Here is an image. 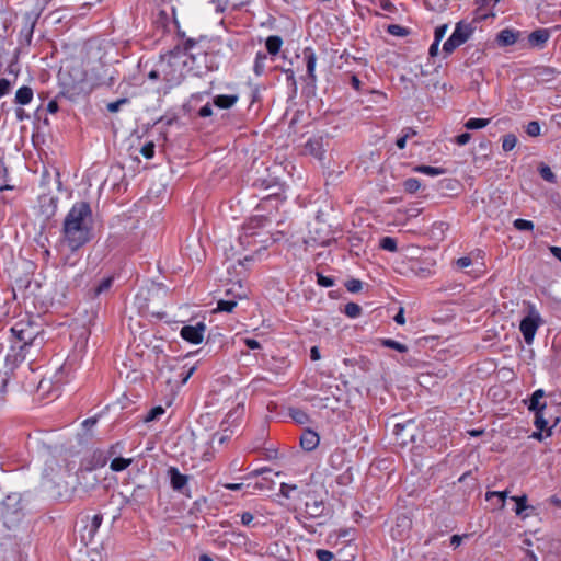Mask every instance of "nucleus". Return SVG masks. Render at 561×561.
Listing matches in <instances>:
<instances>
[{
    "instance_id": "obj_1",
    "label": "nucleus",
    "mask_w": 561,
    "mask_h": 561,
    "mask_svg": "<svg viewBox=\"0 0 561 561\" xmlns=\"http://www.w3.org/2000/svg\"><path fill=\"white\" fill-rule=\"evenodd\" d=\"M209 44L208 41L187 38L182 49L175 47L160 57V72H162L165 89L179 87L188 71L201 75L215 69Z\"/></svg>"
},
{
    "instance_id": "obj_2",
    "label": "nucleus",
    "mask_w": 561,
    "mask_h": 561,
    "mask_svg": "<svg viewBox=\"0 0 561 561\" xmlns=\"http://www.w3.org/2000/svg\"><path fill=\"white\" fill-rule=\"evenodd\" d=\"M92 211L87 202H77L67 214L62 233L68 247L75 251L91 239Z\"/></svg>"
},
{
    "instance_id": "obj_3",
    "label": "nucleus",
    "mask_w": 561,
    "mask_h": 561,
    "mask_svg": "<svg viewBox=\"0 0 561 561\" xmlns=\"http://www.w3.org/2000/svg\"><path fill=\"white\" fill-rule=\"evenodd\" d=\"M59 80L61 85L59 95L72 102L88 98L94 90V84L88 80L85 71L79 67L70 71H61Z\"/></svg>"
},
{
    "instance_id": "obj_4",
    "label": "nucleus",
    "mask_w": 561,
    "mask_h": 561,
    "mask_svg": "<svg viewBox=\"0 0 561 561\" xmlns=\"http://www.w3.org/2000/svg\"><path fill=\"white\" fill-rule=\"evenodd\" d=\"M11 333L16 339L14 345H12V350L19 348V352L14 355V360H23L26 357V348L36 344L41 345L43 342V337L38 340V330L36 327H33L31 323H25L20 321L15 323L14 327L11 328Z\"/></svg>"
},
{
    "instance_id": "obj_5",
    "label": "nucleus",
    "mask_w": 561,
    "mask_h": 561,
    "mask_svg": "<svg viewBox=\"0 0 561 561\" xmlns=\"http://www.w3.org/2000/svg\"><path fill=\"white\" fill-rule=\"evenodd\" d=\"M272 224V218L255 215L249 218V220L243 225V237L242 238H255V237H265L261 238V243H266L271 238L274 242L279 240V236L283 234L282 231H277L273 233L270 230L264 231Z\"/></svg>"
},
{
    "instance_id": "obj_6",
    "label": "nucleus",
    "mask_w": 561,
    "mask_h": 561,
    "mask_svg": "<svg viewBox=\"0 0 561 561\" xmlns=\"http://www.w3.org/2000/svg\"><path fill=\"white\" fill-rule=\"evenodd\" d=\"M458 268L462 270V275H458V279L466 276L479 277L484 273V263L482 262V257H480V253H477L474 256L458 259Z\"/></svg>"
},
{
    "instance_id": "obj_7",
    "label": "nucleus",
    "mask_w": 561,
    "mask_h": 561,
    "mask_svg": "<svg viewBox=\"0 0 561 561\" xmlns=\"http://www.w3.org/2000/svg\"><path fill=\"white\" fill-rule=\"evenodd\" d=\"M541 323V318L539 313L531 309L529 311V314L526 316L519 324V330L523 333L525 342L530 345L534 341L535 334L537 332V329L539 328Z\"/></svg>"
},
{
    "instance_id": "obj_8",
    "label": "nucleus",
    "mask_w": 561,
    "mask_h": 561,
    "mask_svg": "<svg viewBox=\"0 0 561 561\" xmlns=\"http://www.w3.org/2000/svg\"><path fill=\"white\" fill-rule=\"evenodd\" d=\"M21 497L19 494L8 495L0 504V516L5 520H12L11 516H19L21 512Z\"/></svg>"
},
{
    "instance_id": "obj_9",
    "label": "nucleus",
    "mask_w": 561,
    "mask_h": 561,
    "mask_svg": "<svg viewBox=\"0 0 561 561\" xmlns=\"http://www.w3.org/2000/svg\"><path fill=\"white\" fill-rule=\"evenodd\" d=\"M206 325L204 322H197L194 325H184L181 329L180 335L186 342L192 344H199L203 342Z\"/></svg>"
},
{
    "instance_id": "obj_10",
    "label": "nucleus",
    "mask_w": 561,
    "mask_h": 561,
    "mask_svg": "<svg viewBox=\"0 0 561 561\" xmlns=\"http://www.w3.org/2000/svg\"><path fill=\"white\" fill-rule=\"evenodd\" d=\"M168 476L174 491L190 496L187 489L188 476L181 473L175 467H170L168 469Z\"/></svg>"
},
{
    "instance_id": "obj_11",
    "label": "nucleus",
    "mask_w": 561,
    "mask_h": 561,
    "mask_svg": "<svg viewBox=\"0 0 561 561\" xmlns=\"http://www.w3.org/2000/svg\"><path fill=\"white\" fill-rule=\"evenodd\" d=\"M530 75L537 83L545 84L552 82L557 78L558 70L550 66H537L530 70Z\"/></svg>"
},
{
    "instance_id": "obj_12",
    "label": "nucleus",
    "mask_w": 561,
    "mask_h": 561,
    "mask_svg": "<svg viewBox=\"0 0 561 561\" xmlns=\"http://www.w3.org/2000/svg\"><path fill=\"white\" fill-rule=\"evenodd\" d=\"M304 59L307 68V79L310 84L314 85L317 82L316 75V66H317V55L311 47H305L302 50Z\"/></svg>"
},
{
    "instance_id": "obj_13",
    "label": "nucleus",
    "mask_w": 561,
    "mask_h": 561,
    "mask_svg": "<svg viewBox=\"0 0 561 561\" xmlns=\"http://www.w3.org/2000/svg\"><path fill=\"white\" fill-rule=\"evenodd\" d=\"M499 1L500 0H474V19L485 20L488 18H494L495 13L492 9Z\"/></svg>"
},
{
    "instance_id": "obj_14",
    "label": "nucleus",
    "mask_w": 561,
    "mask_h": 561,
    "mask_svg": "<svg viewBox=\"0 0 561 561\" xmlns=\"http://www.w3.org/2000/svg\"><path fill=\"white\" fill-rule=\"evenodd\" d=\"M58 198L50 195H42L39 197V213L45 220L50 219L57 210Z\"/></svg>"
},
{
    "instance_id": "obj_15",
    "label": "nucleus",
    "mask_w": 561,
    "mask_h": 561,
    "mask_svg": "<svg viewBox=\"0 0 561 561\" xmlns=\"http://www.w3.org/2000/svg\"><path fill=\"white\" fill-rule=\"evenodd\" d=\"M78 482H79V485L84 491L88 492V491L93 490L98 485L99 479L93 473V469L92 468H87V469L79 470V472H78Z\"/></svg>"
},
{
    "instance_id": "obj_16",
    "label": "nucleus",
    "mask_w": 561,
    "mask_h": 561,
    "mask_svg": "<svg viewBox=\"0 0 561 561\" xmlns=\"http://www.w3.org/2000/svg\"><path fill=\"white\" fill-rule=\"evenodd\" d=\"M550 31L548 28H538L528 35V43L533 48H543L550 38Z\"/></svg>"
},
{
    "instance_id": "obj_17",
    "label": "nucleus",
    "mask_w": 561,
    "mask_h": 561,
    "mask_svg": "<svg viewBox=\"0 0 561 561\" xmlns=\"http://www.w3.org/2000/svg\"><path fill=\"white\" fill-rule=\"evenodd\" d=\"M102 522H103V515L101 513L95 514L91 518L90 524L87 525L84 528L85 534H82V541H84L85 545H88L89 542H91L93 540L100 526L102 525Z\"/></svg>"
},
{
    "instance_id": "obj_18",
    "label": "nucleus",
    "mask_w": 561,
    "mask_h": 561,
    "mask_svg": "<svg viewBox=\"0 0 561 561\" xmlns=\"http://www.w3.org/2000/svg\"><path fill=\"white\" fill-rule=\"evenodd\" d=\"M482 20H476L473 18L472 22L466 23L463 21L458 22V46L465 44L470 36L476 31V23L481 22Z\"/></svg>"
},
{
    "instance_id": "obj_19",
    "label": "nucleus",
    "mask_w": 561,
    "mask_h": 561,
    "mask_svg": "<svg viewBox=\"0 0 561 561\" xmlns=\"http://www.w3.org/2000/svg\"><path fill=\"white\" fill-rule=\"evenodd\" d=\"M413 426V422L409 421L407 423H397L393 426V435L396 436L399 444H407L408 438H413V433L410 431V427Z\"/></svg>"
},
{
    "instance_id": "obj_20",
    "label": "nucleus",
    "mask_w": 561,
    "mask_h": 561,
    "mask_svg": "<svg viewBox=\"0 0 561 561\" xmlns=\"http://www.w3.org/2000/svg\"><path fill=\"white\" fill-rule=\"evenodd\" d=\"M320 442L319 435L311 430H305L300 437V446L306 451L314 450Z\"/></svg>"
},
{
    "instance_id": "obj_21",
    "label": "nucleus",
    "mask_w": 561,
    "mask_h": 561,
    "mask_svg": "<svg viewBox=\"0 0 561 561\" xmlns=\"http://www.w3.org/2000/svg\"><path fill=\"white\" fill-rule=\"evenodd\" d=\"M518 36V31L504 28L500 31L499 34L496 35V43L499 44V46L502 47L512 46L517 42Z\"/></svg>"
},
{
    "instance_id": "obj_22",
    "label": "nucleus",
    "mask_w": 561,
    "mask_h": 561,
    "mask_svg": "<svg viewBox=\"0 0 561 561\" xmlns=\"http://www.w3.org/2000/svg\"><path fill=\"white\" fill-rule=\"evenodd\" d=\"M239 101L238 94H219L213 100V104L220 110H229Z\"/></svg>"
},
{
    "instance_id": "obj_23",
    "label": "nucleus",
    "mask_w": 561,
    "mask_h": 561,
    "mask_svg": "<svg viewBox=\"0 0 561 561\" xmlns=\"http://www.w3.org/2000/svg\"><path fill=\"white\" fill-rule=\"evenodd\" d=\"M305 506L306 514L311 518H317L324 514L325 506L323 500L314 499L311 502L307 501Z\"/></svg>"
},
{
    "instance_id": "obj_24",
    "label": "nucleus",
    "mask_w": 561,
    "mask_h": 561,
    "mask_svg": "<svg viewBox=\"0 0 561 561\" xmlns=\"http://www.w3.org/2000/svg\"><path fill=\"white\" fill-rule=\"evenodd\" d=\"M33 89L28 85H22L15 92L14 102L19 105H27L33 100Z\"/></svg>"
},
{
    "instance_id": "obj_25",
    "label": "nucleus",
    "mask_w": 561,
    "mask_h": 561,
    "mask_svg": "<svg viewBox=\"0 0 561 561\" xmlns=\"http://www.w3.org/2000/svg\"><path fill=\"white\" fill-rule=\"evenodd\" d=\"M267 54L260 50L256 53L253 62V72L256 77H262L266 70Z\"/></svg>"
},
{
    "instance_id": "obj_26",
    "label": "nucleus",
    "mask_w": 561,
    "mask_h": 561,
    "mask_svg": "<svg viewBox=\"0 0 561 561\" xmlns=\"http://www.w3.org/2000/svg\"><path fill=\"white\" fill-rule=\"evenodd\" d=\"M283 38L278 35H271L265 41V47L270 55L276 56L283 46Z\"/></svg>"
},
{
    "instance_id": "obj_27",
    "label": "nucleus",
    "mask_w": 561,
    "mask_h": 561,
    "mask_svg": "<svg viewBox=\"0 0 561 561\" xmlns=\"http://www.w3.org/2000/svg\"><path fill=\"white\" fill-rule=\"evenodd\" d=\"M234 413L230 412L227 414L226 420L222 421L221 427L222 433H216L213 436V442L217 440L220 445H222L227 439L230 438L231 432L228 433V425L230 424V419L233 416Z\"/></svg>"
},
{
    "instance_id": "obj_28",
    "label": "nucleus",
    "mask_w": 561,
    "mask_h": 561,
    "mask_svg": "<svg viewBox=\"0 0 561 561\" xmlns=\"http://www.w3.org/2000/svg\"><path fill=\"white\" fill-rule=\"evenodd\" d=\"M113 280H114L113 276H107V277H104L103 279H101L99 282V284H96L91 289L92 297L95 298V297L100 296L101 294L106 293L107 290H110V288L113 285Z\"/></svg>"
},
{
    "instance_id": "obj_29",
    "label": "nucleus",
    "mask_w": 561,
    "mask_h": 561,
    "mask_svg": "<svg viewBox=\"0 0 561 561\" xmlns=\"http://www.w3.org/2000/svg\"><path fill=\"white\" fill-rule=\"evenodd\" d=\"M305 154H311L321 160L324 154L322 142H306L302 149Z\"/></svg>"
},
{
    "instance_id": "obj_30",
    "label": "nucleus",
    "mask_w": 561,
    "mask_h": 561,
    "mask_svg": "<svg viewBox=\"0 0 561 561\" xmlns=\"http://www.w3.org/2000/svg\"><path fill=\"white\" fill-rule=\"evenodd\" d=\"M545 397V391L542 389L536 390L530 399L529 410L530 411H543L546 408V403H540V399Z\"/></svg>"
},
{
    "instance_id": "obj_31",
    "label": "nucleus",
    "mask_w": 561,
    "mask_h": 561,
    "mask_svg": "<svg viewBox=\"0 0 561 561\" xmlns=\"http://www.w3.org/2000/svg\"><path fill=\"white\" fill-rule=\"evenodd\" d=\"M133 462L131 458L115 457L110 465L112 471L119 472L128 468Z\"/></svg>"
},
{
    "instance_id": "obj_32",
    "label": "nucleus",
    "mask_w": 561,
    "mask_h": 561,
    "mask_svg": "<svg viewBox=\"0 0 561 561\" xmlns=\"http://www.w3.org/2000/svg\"><path fill=\"white\" fill-rule=\"evenodd\" d=\"M237 306L236 297L231 299H221L217 302L215 311L231 312Z\"/></svg>"
},
{
    "instance_id": "obj_33",
    "label": "nucleus",
    "mask_w": 561,
    "mask_h": 561,
    "mask_svg": "<svg viewBox=\"0 0 561 561\" xmlns=\"http://www.w3.org/2000/svg\"><path fill=\"white\" fill-rule=\"evenodd\" d=\"M402 186L404 192L414 194L420 190L421 182L415 178H409L403 181Z\"/></svg>"
},
{
    "instance_id": "obj_34",
    "label": "nucleus",
    "mask_w": 561,
    "mask_h": 561,
    "mask_svg": "<svg viewBox=\"0 0 561 561\" xmlns=\"http://www.w3.org/2000/svg\"><path fill=\"white\" fill-rule=\"evenodd\" d=\"M490 123L489 118H469L465 123L467 129H480L485 127Z\"/></svg>"
},
{
    "instance_id": "obj_35",
    "label": "nucleus",
    "mask_w": 561,
    "mask_h": 561,
    "mask_svg": "<svg viewBox=\"0 0 561 561\" xmlns=\"http://www.w3.org/2000/svg\"><path fill=\"white\" fill-rule=\"evenodd\" d=\"M379 247L382 250L389 251V252H396L398 250L397 247V240L392 237H383L380 239Z\"/></svg>"
},
{
    "instance_id": "obj_36",
    "label": "nucleus",
    "mask_w": 561,
    "mask_h": 561,
    "mask_svg": "<svg viewBox=\"0 0 561 561\" xmlns=\"http://www.w3.org/2000/svg\"><path fill=\"white\" fill-rule=\"evenodd\" d=\"M381 345L385 347L393 348L400 353H405L408 351V346L405 344H402L391 339L381 340Z\"/></svg>"
},
{
    "instance_id": "obj_37",
    "label": "nucleus",
    "mask_w": 561,
    "mask_h": 561,
    "mask_svg": "<svg viewBox=\"0 0 561 561\" xmlns=\"http://www.w3.org/2000/svg\"><path fill=\"white\" fill-rule=\"evenodd\" d=\"M414 171L424 173L430 176H436L443 173L442 169L430 165H417L414 168Z\"/></svg>"
},
{
    "instance_id": "obj_38",
    "label": "nucleus",
    "mask_w": 561,
    "mask_h": 561,
    "mask_svg": "<svg viewBox=\"0 0 561 561\" xmlns=\"http://www.w3.org/2000/svg\"><path fill=\"white\" fill-rule=\"evenodd\" d=\"M456 49V28L449 35L447 41L443 45V50L445 54H451Z\"/></svg>"
},
{
    "instance_id": "obj_39",
    "label": "nucleus",
    "mask_w": 561,
    "mask_h": 561,
    "mask_svg": "<svg viewBox=\"0 0 561 561\" xmlns=\"http://www.w3.org/2000/svg\"><path fill=\"white\" fill-rule=\"evenodd\" d=\"M129 100L127 98L118 99L114 102H110L106 104V110L110 113H116L121 110L122 105L128 104Z\"/></svg>"
},
{
    "instance_id": "obj_40",
    "label": "nucleus",
    "mask_w": 561,
    "mask_h": 561,
    "mask_svg": "<svg viewBox=\"0 0 561 561\" xmlns=\"http://www.w3.org/2000/svg\"><path fill=\"white\" fill-rule=\"evenodd\" d=\"M541 126L537 121H531L526 125V134L529 137H538L540 135Z\"/></svg>"
},
{
    "instance_id": "obj_41",
    "label": "nucleus",
    "mask_w": 561,
    "mask_h": 561,
    "mask_svg": "<svg viewBox=\"0 0 561 561\" xmlns=\"http://www.w3.org/2000/svg\"><path fill=\"white\" fill-rule=\"evenodd\" d=\"M344 311H345L346 316H348L351 318H356L360 314L362 308L359 305H357L355 302H348L345 305Z\"/></svg>"
},
{
    "instance_id": "obj_42",
    "label": "nucleus",
    "mask_w": 561,
    "mask_h": 561,
    "mask_svg": "<svg viewBox=\"0 0 561 561\" xmlns=\"http://www.w3.org/2000/svg\"><path fill=\"white\" fill-rule=\"evenodd\" d=\"M387 32L391 35L400 37L407 36L409 34L408 30L399 24H390L387 27Z\"/></svg>"
},
{
    "instance_id": "obj_43",
    "label": "nucleus",
    "mask_w": 561,
    "mask_h": 561,
    "mask_svg": "<svg viewBox=\"0 0 561 561\" xmlns=\"http://www.w3.org/2000/svg\"><path fill=\"white\" fill-rule=\"evenodd\" d=\"M290 416L293 420L299 424H305L308 421V415L299 409H294L290 411Z\"/></svg>"
},
{
    "instance_id": "obj_44",
    "label": "nucleus",
    "mask_w": 561,
    "mask_h": 561,
    "mask_svg": "<svg viewBox=\"0 0 561 561\" xmlns=\"http://www.w3.org/2000/svg\"><path fill=\"white\" fill-rule=\"evenodd\" d=\"M164 413V409L162 407H156L151 409L148 414L145 416V422H152L157 420L159 416H161Z\"/></svg>"
},
{
    "instance_id": "obj_45",
    "label": "nucleus",
    "mask_w": 561,
    "mask_h": 561,
    "mask_svg": "<svg viewBox=\"0 0 561 561\" xmlns=\"http://www.w3.org/2000/svg\"><path fill=\"white\" fill-rule=\"evenodd\" d=\"M513 225L517 230L531 231L534 229L533 221L526 219H516L514 220Z\"/></svg>"
},
{
    "instance_id": "obj_46",
    "label": "nucleus",
    "mask_w": 561,
    "mask_h": 561,
    "mask_svg": "<svg viewBox=\"0 0 561 561\" xmlns=\"http://www.w3.org/2000/svg\"><path fill=\"white\" fill-rule=\"evenodd\" d=\"M539 173L548 182L553 183L556 181V175L548 165L541 164L539 168Z\"/></svg>"
},
{
    "instance_id": "obj_47",
    "label": "nucleus",
    "mask_w": 561,
    "mask_h": 561,
    "mask_svg": "<svg viewBox=\"0 0 561 561\" xmlns=\"http://www.w3.org/2000/svg\"><path fill=\"white\" fill-rule=\"evenodd\" d=\"M512 500L516 502V510H515L516 514L520 515L522 512L524 510H526V507H527V505H526L527 496L526 495L513 496Z\"/></svg>"
},
{
    "instance_id": "obj_48",
    "label": "nucleus",
    "mask_w": 561,
    "mask_h": 561,
    "mask_svg": "<svg viewBox=\"0 0 561 561\" xmlns=\"http://www.w3.org/2000/svg\"><path fill=\"white\" fill-rule=\"evenodd\" d=\"M147 77L151 81H162V72H160V60L156 64L154 68L148 72Z\"/></svg>"
},
{
    "instance_id": "obj_49",
    "label": "nucleus",
    "mask_w": 561,
    "mask_h": 561,
    "mask_svg": "<svg viewBox=\"0 0 561 561\" xmlns=\"http://www.w3.org/2000/svg\"><path fill=\"white\" fill-rule=\"evenodd\" d=\"M140 152L145 158L151 159L154 154V142H146L141 147Z\"/></svg>"
},
{
    "instance_id": "obj_50",
    "label": "nucleus",
    "mask_w": 561,
    "mask_h": 561,
    "mask_svg": "<svg viewBox=\"0 0 561 561\" xmlns=\"http://www.w3.org/2000/svg\"><path fill=\"white\" fill-rule=\"evenodd\" d=\"M12 88V82L7 78L0 79V98L10 93Z\"/></svg>"
},
{
    "instance_id": "obj_51",
    "label": "nucleus",
    "mask_w": 561,
    "mask_h": 561,
    "mask_svg": "<svg viewBox=\"0 0 561 561\" xmlns=\"http://www.w3.org/2000/svg\"><path fill=\"white\" fill-rule=\"evenodd\" d=\"M317 282L322 287H332L334 285V279L329 276H324L321 273H317Z\"/></svg>"
},
{
    "instance_id": "obj_52",
    "label": "nucleus",
    "mask_w": 561,
    "mask_h": 561,
    "mask_svg": "<svg viewBox=\"0 0 561 561\" xmlns=\"http://www.w3.org/2000/svg\"><path fill=\"white\" fill-rule=\"evenodd\" d=\"M345 287L351 293H357L362 289V282L359 279H350L345 283Z\"/></svg>"
},
{
    "instance_id": "obj_53",
    "label": "nucleus",
    "mask_w": 561,
    "mask_h": 561,
    "mask_svg": "<svg viewBox=\"0 0 561 561\" xmlns=\"http://www.w3.org/2000/svg\"><path fill=\"white\" fill-rule=\"evenodd\" d=\"M196 115L201 118H206L213 115V107L210 103H206L203 105L197 112Z\"/></svg>"
},
{
    "instance_id": "obj_54",
    "label": "nucleus",
    "mask_w": 561,
    "mask_h": 561,
    "mask_svg": "<svg viewBox=\"0 0 561 561\" xmlns=\"http://www.w3.org/2000/svg\"><path fill=\"white\" fill-rule=\"evenodd\" d=\"M535 425L540 431L547 426V421L543 417L542 411H535Z\"/></svg>"
},
{
    "instance_id": "obj_55",
    "label": "nucleus",
    "mask_w": 561,
    "mask_h": 561,
    "mask_svg": "<svg viewBox=\"0 0 561 561\" xmlns=\"http://www.w3.org/2000/svg\"><path fill=\"white\" fill-rule=\"evenodd\" d=\"M316 556L319 561H331L334 558V554L331 551L324 549H318L316 551Z\"/></svg>"
},
{
    "instance_id": "obj_56",
    "label": "nucleus",
    "mask_w": 561,
    "mask_h": 561,
    "mask_svg": "<svg viewBox=\"0 0 561 561\" xmlns=\"http://www.w3.org/2000/svg\"><path fill=\"white\" fill-rule=\"evenodd\" d=\"M296 489H297V485H295V484L282 483L280 484V489H279V493L284 497L289 499L290 497V492L296 490Z\"/></svg>"
},
{
    "instance_id": "obj_57",
    "label": "nucleus",
    "mask_w": 561,
    "mask_h": 561,
    "mask_svg": "<svg viewBox=\"0 0 561 561\" xmlns=\"http://www.w3.org/2000/svg\"><path fill=\"white\" fill-rule=\"evenodd\" d=\"M447 28H448L447 24H443V25L436 27L435 33H434V41H437L440 43V41L444 38V36L446 34Z\"/></svg>"
},
{
    "instance_id": "obj_58",
    "label": "nucleus",
    "mask_w": 561,
    "mask_h": 561,
    "mask_svg": "<svg viewBox=\"0 0 561 561\" xmlns=\"http://www.w3.org/2000/svg\"><path fill=\"white\" fill-rule=\"evenodd\" d=\"M493 496L499 497L500 507L502 508L504 506V503H505L506 492H488L486 493V500H490Z\"/></svg>"
},
{
    "instance_id": "obj_59",
    "label": "nucleus",
    "mask_w": 561,
    "mask_h": 561,
    "mask_svg": "<svg viewBox=\"0 0 561 561\" xmlns=\"http://www.w3.org/2000/svg\"><path fill=\"white\" fill-rule=\"evenodd\" d=\"M253 519H254V516L250 512H243L241 514V523L244 526H249Z\"/></svg>"
},
{
    "instance_id": "obj_60",
    "label": "nucleus",
    "mask_w": 561,
    "mask_h": 561,
    "mask_svg": "<svg viewBox=\"0 0 561 561\" xmlns=\"http://www.w3.org/2000/svg\"><path fill=\"white\" fill-rule=\"evenodd\" d=\"M46 110L50 114H56L58 112V110H59L57 100L49 101L48 104H47Z\"/></svg>"
},
{
    "instance_id": "obj_61",
    "label": "nucleus",
    "mask_w": 561,
    "mask_h": 561,
    "mask_svg": "<svg viewBox=\"0 0 561 561\" xmlns=\"http://www.w3.org/2000/svg\"><path fill=\"white\" fill-rule=\"evenodd\" d=\"M439 42L433 41L432 45L430 46L428 54L431 57H435L438 55L439 51Z\"/></svg>"
},
{
    "instance_id": "obj_62",
    "label": "nucleus",
    "mask_w": 561,
    "mask_h": 561,
    "mask_svg": "<svg viewBox=\"0 0 561 561\" xmlns=\"http://www.w3.org/2000/svg\"><path fill=\"white\" fill-rule=\"evenodd\" d=\"M380 7L382 10L388 12L394 11V5L390 0H380Z\"/></svg>"
},
{
    "instance_id": "obj_63",
    "label": "nucleus",
    "mask_w": 561,
    "mask_h": 561,
    "mask_svg": "<svg viewBox=\"0 0 561 561\" xmlns=\"http://www.w3.org/2000/svg\"><path fill=\"white\" fill-rule=\"evenodd\" d=\"M393 320H394L398 324H400V325H402V324H404V323H405L404 309H403L402 307L399 309V311H398V313L394 316Z\"/></svg>"
},
{
    "instance_id": "obj_64",
    "label": "nucleus",
    "mask_w": 561,
    "mask_h": 561,
    "mask_svg": "<svg viewBox=\"0 0 561 561\" xmlns=\"http://www.w3.org/2000/svg\"><path fill=\"white\" fill-rule=\"evenodd\" d=\"M96 422H98V419H96V417H89V419H87V420H84V421H83L82 426H83L87 431H89V430H91V428L96 424Z\"/></svg>"
}]
</instances>
